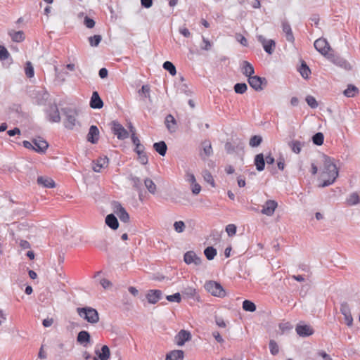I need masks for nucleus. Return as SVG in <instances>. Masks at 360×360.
Instances as JSON below:
<instances>
[{"instance_id": "nucleus-1", "label": "nucleus", "mask_w": 360, "mask_h": 360, "mask_svg": "<svg viewBox=\"0 0 360 360\" xmlns=\"http://www.w3.org/2000/svg\"><path fill=\"white\" fill-rule=\"evenodd\" d=\"M323 162V169L321 174V180L322 183L320 187H326L332 185L338 176V169L334 162V159L326 155H322Z\"/></svg>"}, {"instance_id": "nucleus-2", "label": "nucleus", "mask_w": 360, "mask_h": 360, "mask_svg": "<svg viewBox=\"0 0 360 360\" xmlns=\"http://www.w3.org/2000/svg\"><path fill=\"white\" fill-rule=\"evenodd\" d=\"M77 311L80 317L90 323H96L99 321V316L97 310L92 307H86L77 308Z\"/></svg>"}, {"instance_id": "nucleus-3", "label": "nucleus", "mask_w": 360, "mask_h": 360, "mask_svg": "<svg viewBox=\"0 0 360 360\" xmlns=\"http://www.w3.org/2000/svg\"><path fill=\"white\" fill-rule=\"evenodd\" d=\"M62 112L65 116L63 121L65 127L68 129H73L79 124L76 119L77 116V111L71 108H62Z\"/></svg>"}, {"instance_id": "nucleus-4", "label": "nucleus", "mask_w": 360, "mask_h": 360, "mask_svg": "<svg viewBox=\"0 0 360 360\" xmlns=\"http://www.w3.org/2000/svg\"><path fill=\"white\" fill-rule=\"evenodd\" d=\"M205 290L212 295L219 297H224L226 292L222 285L214 281H209L205 284Z\"/></svg>"}, {"instance_id": "nucleus-5", "label": "nucleus", "mask_w": 360, "mask_h": 360, "mask_svg": "<svg viewBox=\"0 0 360 360\" xmlns=\"http://www.w3.org/2000/svg\"><path fill=\"white\" fill-rule=\"evenodd\" d=\"M46 119L50 122H60V115L58 108L56 103L50 104L45 110Z\"/></svg>"}, {"instance_id": "nucleus-6", "label": "nucleus", "mask_w": 360, "mask_h": 360, "mask_svg": "<svg viewBox=\"0 0 360 360\" xmlns=\"http://www.w3.org/2000/svg\"><path fill=\"white\" fill-rule=\"evenodd\" d=\"M314 48L321 54L326 57L332 51L331 47L328 41L324 38H319L315 40L314 43Z\"/></svg>"}, {"instance_id": "nucleus-7", "label": "nucleus", "mask_w": 360, "mask_h": 360, "mask_svg": "<svg viewBox=\"0 0 360 360\" xmlns=\"http://www.w3.org/2000/svg\"><path fill=\"white\" fill-rule=\"evenodd\" d=\"M326 58L329 60L331 63L335 64V65L346 70H349L351 69L350 64L343 58L340 56L335 55L334 53L330 52L327 56Z\"/></svg>"}, {"instance_id": "nucleus-8", "label": "nucleus", "mask_w": 360, "mask_h": 360, "mask_svg": "<svg viewBox=\"0 0 360 360\" xmlns=\"http://www.w3.org/2000/svg\"><path fill=\"white\" fill-rule=\"evenodd\" d=\"M112 131L118 139L124 140L129 136V132L117 121L112 122Z\"/></svg>"}, {"instance_id": "nucleus-9", "label": "nucleus", "mask_w": 360, "mask_h": 360, "mask_svg": "<svg viewBox=\"0 0 360 360\" xmlns=\"http://www.w3.org/2000/svg\"><path fill=\"white\" fill-rule=\"evenodd\" d=\"M250 86L255 91H262L263 89L262 85H266L267 82L264 77L259 76H252L248 79Z\"/></svg>"}, {"instance_id": "nucleus-10", "label": "nucleus", "mask_w": 360, "mask_h": 360, "mask_svg": "<svg viewBox=\"0 0 360 360\" xmlns=\"http://www.w3.org/2000/svg\"><path fill=\"white\" fill-rule=\"evenodd\" d=\"M296 333L300 337H308L314 334V330L313 328L304 323H300L296 326Z\"/></svg>"}, {"instance_id": "nucleus-11", "label": "nucleus", "mask_w": 360, "mask_h": 360, "mask_svg": "<svg viewBox=\"0 0 360 360\" xmlns=\"http://www.w3.org/2000/svg\"><path fill=\"white\" fill-rule=\"evenodd\" d=\"M257 39L268 54L271 55L273 53L276 47V43L273 39H266L262 35L257 36Z\"/></svg>"}, {"instance_id": "nucleus-12", "label": "nucleus", "mask_w": 360, "mask_h": 360, "mask_svg": "<svg viewBox=\"0 0 360 360\" xmlns=\"http://www.w3.org/2000/svg\"><path fill=\"white\" fill-rule=\"evenodd\" d=\"M184 260L186 264H194L195 265L198 266L202 263L201 258L192 250L188 251L184 254Z\"/></svg>"}, {"instance_id": "nucleus-13", "label": "nucleus", "mask_w": 360, "mask_h": 360, "mask_svg": "<svg viewBox=\"0 0 360 360\" xmlns=\"http://www.w3.org/2000/svg\"><path fill=\"white\" fill-rule=\"evenodd\" d=\"M278 207V203L274 200H268L265 202L261 210V213L266 216H272Z\"/></svg>"}, {"instance_id": "nucleus-14", "label": "nucleus", "mask_w": 360, "mask_h": 360, "mask_svg": "<svg viewBox=\"0 0 360 360\" xmlns=\"http://www.w3.org/2000/svg\"><path fill=\"white\" fill-rule=\"evenodd\" d=\"M114 212L122 221L126 223L129 221V214L120 202H115Z\"/></svg>"}, {"instance_id": "nucleus-15", "label": "nucleus", "mask_w": 360, "mask_h": 360, "mask_svg": "<svg viewBox=\"0 0 360 360\" xmlns=\"http://www.w3.org/2000/svg\"><path fill=\"white\" fill-rule=\"evenodd\" d=\"M340 312L344 316L345 321L348 326H352L353 318L351 314L350 309L347 302H342L340 305Z\"/></svg>"}, {"instance_id": "nucleus-16", "label": "nucleus", "mask_w": 360, "mask_h": 360, "mask_svg": "<svg viewBox=\"0 0 360 360\" xmlns=\"http://www.w3.org/2000/svg\"><path fill=\"white\" fill-rule=\"evenodd\" d=\"M109 160L108 157L103 156L98 158L92 162V169L95 172H101L102 169L108 167Z\"/></svg>"}, {"instance_id": "nucleus-17", "label": "nucleus", "mask_w": 360, "mask_h": 360, "mask_svg": "<svg viewBox=\"0 0 360 360\" xmlns=\"http://www.w3.org/2000/svg\"><path fill=\"white\" fill-rule=\"evenodd\" d=\"M32 143L34 145V150L39 153H45L49 146L48 143L41 137L34 139Z\"/></svg>"}, {"instance_id": "nucleus-18", "label": "nucleus", "mask_w": 360, "mask_h": 360, "mask_svg": "<svg viewBox=\"0 0 360 360\" xmlns=\"http://www.w3.org/2000/svg\"><path fill=\"white\" fill-rule=\"evenodd\" d=\"M162 292L160 290H150L146 294V299L150 304L157 303L162 297Z\"/></svg>"}, {"instance_id": "nucleus-19", "label": "nucleus", "mask_w": 360, "mask_h": 360, "mask_svg": "<svg viewBox=\"0 0 360 360\" xmlns=\"http://www.w3.org/2000/svg\"><path fill=\"white\" fill-rule=\"evenodd\" d=\"M103 106V102L97 91H94L90 100V107L93 109H101Z\"/></svg>"}, {"instance_id": "nucleus-20", "label": "nucleus", "mask_w": 360, "mask_h": 360, "mask_svg": "<svg viewBox=\"0 0 360 360\" xmlns=\"http://www.w3.org/2000/svg\"><path fill=\"white\" fill-rule=\"evenodd\" d=\"M99 139V130L95 125H92L89 128L87 134V141L93 144L96 143Z\"/></svg>"}, {"instance_id": "nucleus-21", "label": "nucleus", "mask_w": 360, "mask_h": 360, "mask_svg": "<svg viewBox=\"0 0 360 360\" xmlns=\"http://www.w3.org/2000/svg\"><path fill=\"white\" fill-rule=\"evenodd\" d=\"M191 338V335L189 332L185 330H181L176 336V344L178 346H183L186 341Z\"/></svg>"}, {"instance_id": "nucleus-22", "label": "nucleus", "mask_w": 360, "mask_h": 360, "mask_svg": "<svg viewBox=\"0 0 360 360\" xmlns=\"http://www.w3.org/2000/svg\"><path fill=\"white\" fill-rule=\"evenodd\" d=\"M165 124L170 133H174L176 131V121L173 115L171 114L167 115L165 117Z\"/></svg>"}, {"instance_id": "nucleus-23", "label": "nucleus", "mask_w": 360, "mask_h": 360, "mask_svg": "<svg viewBox=\"0 0 360 360\" xmlns=\"http://www.w3.org/2000/svg\"><path fill=\"white\" fill-rule=\"evenodd\" d=\"M282 30L285 34V38L289 42H294L295 37L290 27V25L287 21L282 22Z\"/></svg>"}, {"instance_id": "nucleus-24", "label": "nucleus", "mask_w": 360, "mask_h": 360, "mask_svg": "<svg viewBox=\"0 0 360 360\" xmlns=\"http://www.w3.org/2000/svg\"><path fill=\"white\" fill-rule=\"evenodd\" d=\"M241 70L244 75L248 78L255 73V69L252 65L247 60H243L241 63Z\"/></svg>"}, {"instance_id": "nucleus-25", "label": "nucleus", "mask_w": 360, "mask_h": 360, "mask_svg": "<svg viewBox=\"0 0 360 360\" xmlns=\"http://www.w3.org/2000/svg\"><path fill=\"white\" fill-rule=\"evenodd\" d=\"M37 181L39 185L42 186L44 188H54L56 186L54 181L48 176H38Z\"/></svg>"}, {"instance_id": "nucleus-26", "label": "nucleus", "mask_w": 360, "mask_h": 360, "mask_svg": "<svg viewBox=\"0 0 360 360\" xmlns=\"http://www.w3.org/2000/svg\"><path fill=\"white\" fill-rule=\"evenodd\" d=\"M91 340V336L89 332L86 330H82L80 331L77 337V341L84 345V347L86 346L88 343L90 342Z\"/></svg>"}, {"instance_id": "nucleus-27", "label": "nucleus", "mask_w": 360, "mask_h": 360, "mask_svg": "<svg viewBox=\"0 0 360 360\" xmlns=\"http://www.w3.org/2000/svg\"><path fill=\"white\" fill-rule=\"evenodd\" d=\"M184 356V351L173 350L167 354L165 360H183Z\"/></svg>"}, {"instance_id": "nucleus-28", "label": "nucleus", "mask_w": 360, "mask_h": 360, "mask_svg": "<svg viewBox=\"0 0 360 360\" xmlns=\"http://www.w3.org/2000/svg\"><path fill=\"white\" fill-rule=\"evenodd\" d=\"M254 163L257 171H263L265 167V160L264 155L262 153H259L256 155L255 157Z\"/></svg>"}, {"instance_id": "nucleus-29", "label": "nucleus", "mask_w": 360, "mask_h": 360, "mask_svg": "<svg viewBox=\"0 0 360 360\" xmlns=\"http://www.w3.org/2000/svg\"><path fill=\"white\" fill-rule=\"evenodd\" d=\"M105 224L113 230H116L119 227L118 220L113 214L106 216Z\"/></svg>"}, {"instance_id": "nucleus-30", "label": "nucleus", "mask_w": 360, "mask_h": 360, "mask_svg": "<svg viewBox=\"0 0 360 360\" xmlns=\"http://www.w3.org/2000/svg\"><path fill=\"white\" fill-rule=\"evenodd\" d=\"M304 143L297 140H293L288 143V146L293 153L295 154L300 153Z\"/></svg>"}, {"instance_id": "nucleus-31", "label": "nucleus", "mask_w": 360, "mask_h": 360, "mask_svg": "<svg viewBox=\"0 0 360 360\" xmlns=\"http://www.w3.org/2000/svg\"><path fill=\"white\" fill-rule=\"evenodd\" d=\"M153 148L160 155L165 156L167 153V146L165 141H161L155 143L153 144Z\"/></svg>"}, {"instance_id": "nucleus-32", "label": "nucleus", "mask_w": 360, "mask_h": 360, "mask_svg": "<svg viewBox=\"0 0 360 360\" xmlns=\"http://www.w3.org/2000/svg\"><path fill=\"white\" fill-rule=\"evenodd\" d=\"M8 35L15 42H21L25 39V34L22 31L10 30L8 31Z\"/></svg>"}, {"instance_id": "nucleus-33", "label": "nucleus", "mask_w": 360, "mask_h": 360, "mask_svg": "<svg viewBox=\"0 0 360 360\" xmlns=\"http://www.w3.org/2000/svg\"><path fill=\"white\" fill-rule=\"evenodd\" d=\"M360 202V198L356 192L351 193L346 199V203L349 206L358 205Z\"/></svg>"}, {"instance_id": "nucleus-34", "label": "nucleus", "mask_w": 360, "mask_h": 360, "mask_svg": "<svg viewBox=\"0 0 360 360\" xmlns=\"http://www.w3.org/2000/svg\"><path fill=\"white\" fill-rule=\"evenodd\" d=\"M49 97V94L45 91H39L36 94V103L39 105H43L45 104L46 101Z\"/></svg>"}, {"instance_id": "nucleus-35", "label": "nucleus", "mask_w": 360, "mask_h": 360, "mask_svg": "<svg viewBox=\"0 0 360 360\" xmlns=\"http://www.w3.org/2000/svg\"><path fill=\"white\" fill-rule=\"evenodd\" d=\"M359 92V89L357 87L352 84H349L347 86V88L344 91L343 94L345 96L352 98L354 97Z\"/></svg>"}, {"instance_id": "nucleus-36", "label": "nucleus", "mask_w": 360, "mask_h": 360, "mask_svg": "<svg viewBox=\"0 0 360 360\" xmlns=\"http://www.w3.org/2000/svg\"><path fill=\"white\" fill-rule=\"evenodd\" d=\"M204 255L208 260H212L217 255V250L212 246H209L204 250Z\"/></svg>"}, {"instance_id": "nucleus-37", "label": "nucleus", "mask_w": 360, "mask_h": 360, "mask_svg": "<svg viewBox=\"0 0 360 360\" xmlns=\"http://www.w3.org/2000/svg\"><path fill=\"white\" fill-rule=\"evenodd\" d=\"M110 352L107 345H103L101 347V352L98 354V357L101 360H108L110 358Z\"/></svg>"}, {"instance_id": "nucleus-38", "label": "nucleus", "mask_w": 360, "mask_h": 360, "mask_svg": "<svg viewBox=\"0 0 360 360\" xmlns=\"http://www.w3.org/2000/svg\"><path fill=\"white\" fill-rule=\"evenodd\" d=\"M129 179L131 181V184L134 188H136L137 191L141 190L142 184L140 178L135 176L132 174H130L129 176Z\"/></svg>"}, {"instance_id": "nucleus-39", "label": "nucleus", "mask_w": 360, "mask_h": 360, "mask_svg": "<svg viewBox=\"0 0 360 360\" xmlns=\"http://www.w3.org/2000/svg\"><path fill=\"white\" fill-rule=\"evenodd\" d=\"M299 72L302 77L304 79L308 78L309 75L311 74V70L309 68L307 65V64L304 62H303L301 64L299 68Z\"/></svg>"}, {"instance_id": "nucleus-40", "label": "nucleus", "mask_w": 360, "mask_h": 360, "mask_svg": "<svg viewBox=\"0 0 360 360\" xmlns=\"http://www.w3.org/2000/svg\"><path fill=\"white\" fill-rule=\"evenodd\" d=\"M243 309L246 311L253 312L256 310V305L252 301L245 300L243 302Z\"/></svg>"}, {"instance_id": "nucleus-41", "label": "nucleus", "mask_w": 360, "mask_h": 360, "mask_svg": "<svg viewBox=\"0 0 360 360\" xmlns=\"http://www.w3.org/2000/svg\"><path fill=\"white\" fill-rule=\"evenodd\" d=\"M144 184H145V186L146 187V188L148 189V191L152 193V194H155V192H156V185L155 184V183L150 179H146L144 180Z\"/></svg>"}, {"instance_id": "nucleus-42", "label": "nucleus", "mask_w": 360, "mask_h": 360, "mask_svg": "<svg viewBox=\"0 0 360 360\" xmlns=\"http://www.w3.org/2000/svg\"><path fill=\"white\" fill-rule=\"evenodd\" d=\"M324 136L321 132H317L312 136V141L316 146H321L323 143Z\"/></svg>"}, {"instance_id": "nucleus-43", "label": "nucleus", "mask_w": 360, "mask_h": 360, "mask_svg": "<svg viewBox=\"0 0 360 360\" xmlns=\"http://www.w3.org/2000/svg\"><path fill=\"white\" fill-rule=\"evenodd\" d=\"M163 68L167 70L172 76L176 74V70L174 64L170 61H165L162 65Z\"/></svg>"}, {"instance_id": "nucleus-44", "label": "nucleus", "mask_w": 360, "mask_h": 360, "mask_svg": "<svg viewBox=\"0 0 360 360\" xmlns=\"http://www.w3.org/2000/svg\"><path fill=\"white\" fill-rule=\"evenodd\" d=\"M202 176L204 180L210 184L212 187L215 186L214 180L213 179V176L212 174L208 170H205L202 172Z\"/></svg>"}, {"instance_id": "nucleus-45", "label": "nucleus", "mask_w": 360, "mask_h": 360, "mask_svg": "<svg viewBox=\"0 0 360 360\" xmlns=\"http://www.w3.org/2000/svg\"><path fill=\"white\" fill-rule=\"evenodd\" d=\"M269 350L272 355L276 356L279 352V347L276 342L274 340H271L269 344Z\"/></svg>"}, {"instance_id": "nucleus-46", "label": "nucleus", "mask_w": 360, "mask_h": 360, "mask_svg": "<svg viewBox=\"0 0 360 360\" xmlns=\"http://www.w3.org/2000/svg\"><path fill=\"white\" fill-rule=\"evenodd\" d=\"M25 72L28 78H32L34 75V68L31 62L27 61L25 64Z\"/></svg>"}, {"instance_id": "nucleus-47", "label": "nucleus", "mask_w": 360, "mask_h": 360, "mask_svg": "<svg viewBox=\"0 0 360 360\" xmlns=\"http://www.w3.org/2000/svg\"><path fill=\"white\" fill-rule=\"evenodd\" d=\"M248 89V86L245 83H237L234 85V91L236 94H243Z\"/></svg>"}, {"instance_id": "nucleus-48", "label": "nucleus", "mask_w": 360, "mask_h": 360, "mask_svg": "<svg viewBox=\"0 0 360 360\" xmlns=\"http://www.w3.org/2000/svg\"><path fill=\"white\" fill-rule=\"evenodd\" d=\"M262 141V138L261 136L255 135L250 138L249 144L251 147H257L261 144Z\"/></svg>"}, {"instance_id": "nucleus-49", "label": "nucleus", "mask_w": 360, "mask_h": 360, "mask_svg": "<svg viewBox=\"0 0 360 360\" xmlns=\"http://www.w3.org/2000/svg\"><path fill=\"white\" fill-rule=\"evenodd\" d=\"M101 39L102 37L101 35L96 34L89 37V42L91 46H98Z\"/></svg>"}, {"instance_id": "nucleus-50", "label": "nucleus", "mask_w": 360, "mask_h": 360, "mask_svg": "<svg viewBox=\"0 0 360 360\" xmlns=\"http://www.w3.org/2000/svg\"><path fill=\"white\" fill-rule=\"evenodd\" d=\"M177 91L181 94H185L187 96L191 95V91L186 84H180L177 87Z\"/></svg>"}, {"instance_id": "nucleus-51", "label": "nucleus", "mask_w": 360, "mask_h": 360, "mask_svg": "<svg viewBox=\"0 0 360 360\" xmlns=\"http://www.w3.org/2000/svg\"><path fill=\"white\" fill-rule=\"evenodd\" d=\"M182 294L189 298H193L196 294L195 289L192 287H188L184 288L182 291Z\"/></svg>"}, {"instance_id": "nucleus-52", "label": "nucleus", "mask_w": 360, "mask_h": 360, "mask_svg": "<svg viewBox=\"0 0 360 360\" xmlns=\"http://www.w3.org/2000/svg\"><path fill=\"white\" fill-rule=\"evenodd\" d=\"M166 299L169 302L179 303L181 300V297L179 292H176L173 295H167Z\"/></svg>"}, {"instance_id": "nucleus-53", "label": "nucleus", "mask_w": 360, "mask_h": 360, "mask_svg": "<svg viewBox=\"0 0 360 360\" xmlns=\"http://www.w3.org/2000/svg\"><path fill=\"white\" fill-rule=\"evenodd\" d=\"M174 228L177 233H182L184 231L186 226L184 221H177L174 222Z\"/></svg>"}, {"instance_id": "nucleus-54", "label": "nucleus", "mask_w": 360, "mask_h": 360, "mask_svg": "<svg viewBox=\"0 0 360 360\" xmlns=\"http://www.w3.org/2000/svg\"><path fill=\"white\" fill-rule=\"evenodd\" d=\"M306 102L311 108H316L318 107V103L312 96H307L306 97Z\"/></svg>"}, {"instance_id": "nucleus-55", "label": "nucleus", "mask_w": 360, "mask_h": 360, "mask_svg": "<svg viewBox=\"0 0 360 360\" xmlns=\"http://www.w3.org/2000/svg\"><path fill=\"white\" fill-rule=\"evenodd\" d=\"M138 155V160L142 165H146L148 162V156L146 153L143 150L142 152H139Z\"/></svg>"}, {"instance_id": "nucleus-56", "label": "nucleus", "mask_w": 360, "mask_h": 360, "mask_svg": "<svg viewBox=\"0 0 360 360\" xmlns=\"http://www.w3.org/2000/svg\"><path fill=\"white\" fill-rule=\"evenodd\" d=\"M202 44L200 46L201 49L209 51L212 48V43L205 37H202Z\"/></svg>"}, {"instance_id": "nucleus-57", "label": "nucleus", "mask_w": 360, "mask_h": 360, "mask_svg": "<svg viewBox=\"0 0 360 360\" xmlns=\"http://www.w3.org/2000/svg\"><path fill=\"white\" fill-rule=\"evenodd\" d=\"M10 54L8 50L4 46L0 45V59L6 60L9 57Z\"/></svg>"}, {"instance_id": "nucleus-58", "label": "nucleus", "mask_w": 360, "mask_h": 360, "mask_svg": "<svg viewBox=\"0 0 360 360\" xmlns=\"http://www.w3.org/2000/svg\"><path fill=\"white\" fill-rule=\"evenodd\" d=\"M226 231L229 236H233L236 233V226L234 224H229L226 227Z\"/></svg>"}, {"instance_id": "nucleus-59", "label": "nucleus", "mask_w": 360, "mask_h": 360, "mask_svg": "<svg viewBox=\"0 0 360 360\" xmlns=\"http://www.w3.org/2000/svg\"><path fill=\"white\" fill-rule=\"evenodd\" d=\"M236 39L237 41H238L243 46H248V40L241 34H236Z\"/></svg>"}, {"instance_id": "nucleus-60", "label": "nucleus", "mask_w": 360, "mask_h": 360, "mask_svg": "<svg viewBox=\"0 0 360 360\" xmlns=\"http://www.w3.org/2000/svg\"><path fill=\"white\" fill-rule=\"evenodd\" d=\"M185 179L186 181L191 183V184L196 181L194 174L190 172L188 170L186 172Z\"/></svg>"}, {"instance_id": "nucleus-61", "label": "nucleus", "mask_w": 360, "mask_h": 360, "mask_svg": "<svg viewBox=\"0 0 360 360\" xmlns=\"http://www.w3.org/2000/svg\"><path fill=\"white\" fill-rule=\"evenodd\" d=\"M224 147L226 153L229 154L233 153L236 150V146L231 142H226Z\"/></svg>"}, {"instance_id": "nucleus-62", "label": "nucleus", "mask_w": 360, "mask_h": 360, "mask_svg": "<svg viewBox=\"0 0 360 360\" xmlns=\"http://www.w3.org/2000/svg\"><path fill=\"white\" fill-rule=\"evenodd\" d=\"M139 93H142L145 95V97L150 98V86L148 85H143Z\"/></svg>"}, {"instance_id": "nucleus-63", "label": "nucleus", "mask_w": 360, "mask_h": 360, "mask_svg": "<svg viewBox=\"0 0 360 360\" xmlns=\"http://www.w3.org/2000/svg\"><path fill=\"white\" fill-rule=\"evenodd\" d=\"M84 23L85 26L88 28H93L95 25V21L94 19L90 18L89 17H85Z\"/></svg>"}, {"instance_id": "nucleus-64", "label": "nucleus", "mask_w": 360, "mask_h": 360, "mask_svg": "<svg viewBox=\"0 0 360 360\" xmlns=\"http://www.w3.org/2000/svg\"><path fill=\"white\" fill-rule=\"evenodd\" d=\"M191 190L193 194L197 195L200 192L201 186L195 181V183L191 184Z\"/></svg>"}]
</instances>
